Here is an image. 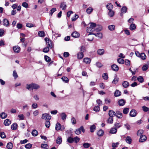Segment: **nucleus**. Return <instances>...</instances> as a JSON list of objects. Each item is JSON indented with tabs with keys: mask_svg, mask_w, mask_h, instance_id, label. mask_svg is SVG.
<instances>
[{
	"mask_svg": "<svg viewBox=\"0 0 149 149\" xmlns=\"http://www.w3.org/2000/svg\"><path fill=\"white\" fill-rule=\"evenodd\" d=\"M136 28V26L134 24L132 23L130 26V29L131 30L133 31Z\"/></svg>",
	"mask_w": 149,
	"mask_h": 149,
	"instance_id": "a878e982",
	"label": "nucleus"
},
{
	"mask_svg": "<svg viewBox=\"0 0 149 149\" xmlns=\"http://www.w3.org/2000/svg\"><path fill=\"white\" fill-rule=\"evenodd\" d=\"M44 58L46 61L47 62H49L51 61L50 58L47 56H45Z\"/></svg>",
	"mask_w": 149,
	"mask_h": 149,
	"instance_id": "4d7b16f0",
	"label": "nucleus"
},
{
	"mask_svg": "<svg viewBox=\"0 0 149 149\" xmlns=\"http://www.w3.org/2000/svg\"><path fill=\"white\" fill-rule=\"evenodd\" d=\"M38 35L39 36L43 37L45 36V33L42 31H40L38 32Z\"/></svg>",
	"mask_w": 149,
	"mask_h": 149,
	"instance_id": "a19ab883",
	"label": "nucleus"
},
{
	"mask_svg": "<svg viewBox=\"0 0 149 149\" xmlns=\"http://www.w3.org/2000/svg\"><path fill=\"white\" fill-rule=\"evenodd\" d=\"M108 114L109 117H113L115 116V112L112 110H110L109 111Z\"/></svg>",
	"mask_w": 149,
	"mask_h": 149,
	"instance_id": "dca6fc26",
	"label": "nucleus"
},
{
	"mask_svg": "<svg viewBox=\"0 0 149 149\" xmlns=\"http://www.w3.org/2000/svg\"><path fill=\"white\" fill-rule=\"evenodd\" d=\"M0 116L1 118L4 119L7 117V115L6 113L2 112L0 114Z\"/></svg>",
	"mask_w": 149,
	"mask_h": 149,
	"instance_id": "37998d69",
	"label": "nucleus"
},
{
	"mask_svg": "<svg viewBox=\"0 0 149 149\" xmlns=\"http://www.w3.org/2000/svg\"><path fill=\"white\" fill-rule=\"evenodd\" d=\"M148 68V66L147 65H145L143 66L142 69L143 71H146Z\"/></svg>",
	"mask_w": 149,
	"mask_h": 149,
	"instance_id": "bf43d9fd",
	"label": "nucleus"
},
{
	"mask_svg": "<svg viewBox=\"0 0 149 149\" xmlns=\"http://www.w3.org/2000/svg\"><path fill=\"white\" fill-rule=\"evenodd\" d=\"M81 131L83 132H84L85 131V130H84V128L82 126H81L79 129H76L75 131V133L76 134L79 135L81 133Z\"/></svg>",
	"mask_w": 149,
	"mask_h": 149,
	"instance_id": "7ed1b4c3",
	"label": "nucleus"
},
{
	"mask_svg": "<svg viewBox=\"0 0 149 149\" xmlns=\"http://www.w3.org/2000/svg\"><path fill=\"white\" fill-rule=\"evenodd\" d=\"M106 7L109 10H111L113 8V6L111 3H109L107 5Z\"/></svg>",
	"mask_w": 149,
	"mask_h": 149,
	"instance_id": "4be33fe9",
	"label": "nucleus"
},
{
	"mask_svg": "<svg viewBox=\"0 0 149 149\" xmlns=\"http://www.w3.org/2000/svg\"><path fill=\"white\" fill-rule=\"evenodd\" d=\"M129 109L128 108H125L123 109V112L125 114H127L129 112Z\"/></svg>",
	"mask_w": 149,
	"mask_h": 149,
	"instance_id": "052dcab7",
	"label": "nucleus"
},
{
	"mask_svg": "<svg viewBox=\"0 0 149 149\" xmlns=\"http://www.w3.org/2000/svg\"><path fill=\"white\" fill-rule=\"evenodd\" d=\"M125 141L127 143L130 144L132 143V139L130 136H127L125 139Z\"/></svg>",
	"mask_w": 149,
	"mask_h": 149,
	"instance_id": "aec40b11",
	"label": "nucleus"
},
{
	"mask_svg": "<svg viewBox=\"0 0 149 149\" xmlns=\"http://www.w3.org/2000/svg\"><path fill=\"white\" fill-rule=\"evenodd\" d=\"M42 118L44 119L45 120H49L51 119V116L49 114L43 113L42 116Z\"/></svg>",
	"mask_w": 149,
	"mask_h": 149,
	"instance_id": "f03ea898",
	"label": "nucleus"
},
{
	"mask_svg": "<svg viewBox=\"0 0 149 149\" xmlns=\"http://www.w3.org/2000/svg\"><path fill=\"white\" fill-rule=\"evenodd\" d=\"M102 29V27L101 25H97V27L95 29L96 32H99L101 31Z\"/></svg>",
	"mask_w": 149,
	"mask_h": 149,
	"instance_id": "cd10ccee",
	"label": "nucleus"
},
{
	"mask_svg": "<svg viewBox=\"0 0 149 149\" xmlns=\"http://www.w3.org/2000/svg\"><path fill=\"white\" fill-rule=\"evenodd\" d=\"M61 116L62 120H64L66 119L67 116L64 113H62L61 114Z\"/></svg>",
	"mask_w": 149,
	"mask_h": 149,
	"instance_id": "473e14b6",
	"label": "nucleus"
},
{
	"mask_svg": "<svg viewBox=\"0 0 149 149\" xmlns=\"http://www.w3.org/2000/svg\"><path fill=\"white\" fill-rule=\"evenodd\" d=\"M45 40L46 42V44L48 47L51 48L52 47V45L51 40L47 38H45Z\"/></svg>",
	"mask_w": 149,
	"mask_h": 149,
	"instance_id": "20e7f679",
	"label": "nucleus"
},
{
	"mask_svg": "<svg viewBox=\"0 0 149 149\" xmlns=\"http://www.w3.org/2000/svg\"><path fill=\"white\" fill-rule=\"evenodd\" d=\"M95 31V29H93L90 26L87 28L86 31L88 33H91Z\"/></svg>",
	"mask_w": 149,
	"mask_h": 149,
	"instance_id": "9b49d317",
	"label": "nucleus"
},
{
	"mask_svg": "<svg viewBox=\"0 0 149 149\" xmlns=\"http://www.w3.org/2000/svg\"><path fill=\"white\" fill-rule=\"evenodd\" d=\"M117 130L116 128H112L110 131V133L111 134H115L117 132Z\"/></svg>",
	"mask_w": 149,
	"mask_h": 149,
	"instance_id": "7c9ffc66",
	"label": "nucleus"
},
{
	"mask_svg": "<svg viewBox=\"0 0 149 149\" xmlns=\"http://www.w3.org/2000/svg\"><path fill=\"white\" fill-rule=\"evenodd\" d=\"M124 126L128 130H129L130 129V126L128 123H126L124 125Z\"/></svg>",
	"mask_w": 149,
	"mask_h": 149,
	"instance_id": "69168bd1",
	"label": "nucleus"
},
{
	"mask_svg": "<svg viewBox=\"0 0 149 149\" xmlns=\"http://www.w3.org/2000/svg\"><path fill=\"white\" fill-rule=\"evenodd\" d=\"M32 89H37L40 88V86L38 85L34 84L32 83Z\"/></svg>",
	"mask_w": 149,
	"mask_h": 149,
	"instance_id": "b1692460",
	"label": "nucleus"
},
{
	"mask_svg": "<svg viewBox=\"0 0 149 149\" xmlns=\"http://www.w3.org/2000/svg\"><path fill=\"white\" fill-rule=\"evenodd\" d=\"M13 49L15 52L16 53H19L20 50V47L18 46H15L13 47Z\"/></svg>",
	"mask_w": 149,
	"mask_h": 149,
	"instance_id": "f8f14e48",
	"label": "nucleus"
},
{
	"mask_svg": "<svg viewBox=\"0 0 149 149\" xmlns=\"http://www.w3.org/2000/svg\"><path fill=\"white\" fill-rule=\"evenodd\" d=\"M49 120L46 121L45 123V125L47 128H49L50 125V122Z\"/></svg>",
	"mask_w": 149,
	"mask_h": 149,
	"instance_id": "6e6d98bb",
	"label": "nucleus"
},
{
	"mask_svg": "<svg viewBox=\"0 0 149 149\" xmlns=\"http://www.w3.org/2000/svg\"><path fill=\"white\" fill-rule=\"evenodd\" d=\"M65 129V127L64 125H61V124L57 123L56 125L55 130H56L58 131L60 130L61 131H63Z\"/></svg>",
	"mask_w": 149,
	"mask_h": 149,
	"instance_id": "f257e3e1",
	"label": "nucleus"
},
{
	"mask_svg": "<svg viewBox=\"0 0 149 149\" xmlns=\"http://www.w3.org/2000/svg\"><path fill=\"white\" fill-rule=\"evenodd\" d=\"M137 80L140 83H142L143 82L144 79L143 78L142 76H139L137 79Z\"/></svg>",
	"mask_w": 149,
	"mask_h": 149,
	"instance_id": "864d4df0",
	"label": "nucleus"
},
{
	"mask_svg": "<svg viewBox=\"0 0 149 149\" xmlns=\"http://www.w3.org/2000/svg\"><path fill=\"white\" fill-rule=\"evenodd\" d=\"M125 64L127 66H129L130 64V61L128 59H126L125 60Z\"/></svg>",
	"mask_w": 149,
	"mask_h": 149,
	"instance_id": "e2e57ef3",
	"label": "nucleus"
},
{
	"mask_svg": "<svg viewBox=\"0 0 149 149\" xmlns=\"http://www.w3.org/2000/svg\"><path fill=\"white\" fill-rule=\"evenodd\" d=\"M83 61L86 64H89L90 63L91 60L90 58L87 57L83 59Z\"/></svg>",
	"mask_w": 149,
	"mask_h": 149,
	"instance_id": "2eb2a0df",
	"label": "nucleus"
},
{
	"mask_svg": "<svg viewBox=\"0 0 149 149\" xmlns=\"http://www.w3.org/2000/svg\"><path fill=\"white\" fill-rule=\"evenodd\" d=\"M139 57L143 60H145L146 58V56L145 53H142L140 54Z\"/></svg>",
	"mask_w": 149,
	"mask_h": 149,
	"instance_id": "4c0bfd02",
	"label": "nucleus"
},
{
	"mask_svg": "<svg viewBox=\"0 0 149 149\" xmlns=\"http://www.w3.org/2000/svg\"><path fill=\"white\" fill-rule=\"evenodd\" d=\"M122 85L124 88H126L129 86V84L128 81H124L122 83Z\"/></svg>",
	"mask_w": 149,
	"mask_h": 149,
	"instance_id": "a211bd4d",
	"label": "nucleus"
},
{
	"mask_svg": "<svg viewBox=\"0 0 149 149\" xmlns=\"http://www.w3.org/2000/svg\"><path fill=\"white\" fill-rule=\"evenodd\" d=\"M83 146L84 148H88L90 146L91 144L88 143H85L83 144Z\"/></svg>",
	"mask_w": 149,
	"mask_h": 149,
	"instance_id": "79ce46f5",
	"label": "nucleus"
},
{
	"mask_svg": "<svg viewBox=\"0 0 149 149\" xmlns=\"http://www.w3.org/2000/svg\"><path fill=\"white\" fill-rule=\"evenodd\" d=\"M112 69L115 71H117L118 70L119 67L118 65L116 64H113L111 66Z\"/></svg>",
	"mask_w": 149,
	"mask_h": 149,
	"instance_id": "ddd939ff",
	"label": "nucleus"
},
{
	"mask_svg": "<svg viewBox=\"0 0 149 149\" xmlns=\"http://www.w3.org/2000/svg\"><path fill=\"white\" fill-rule=\"evenodd\" d=\"M121 95V92L118 90L116 91L114 93V95L116 97L120 96Z\"/></svg>",
	"mask_w": 149,
	"mask_h": 149,
	"instance_id": "58836bf2",
	"label": "nucleus"
},
{
	"mask_svg": "<svg viewBox=\"0 0 149 149\" xmlns=\"http://www.w3.org/2000/svg\"><path fill=\"white\" fill-rule=\"evenodd\" d=\"M102 77L103 79L105 80H107L108 78V75L107 73H104L103 74Z\"/></svg>",
	"mask_w": 149,
	"mask_h": 149,
	"instance_id": "680f3d73",
	"label": "nucleus"
},
{
	"mask_svg": "<svg viewBox=\"0 0 149 149\" xmlns=\"http://www.w3.org/2000/svg\"><path fill=\"white\" fill-rule=\"evenodd\" d=\"M49 47H45L43 49V52H48L49 51Z\"/></svg>",
	"mask_w": 149,
	"mask_h": 149,
	"instance_id": "0e129e2a",
	"label": "nucleus"
},
{
	"mask_svg": "<svg viewBox=\"0 0 149 149\" xmlns=\"http://www.w3.org/2000/svg\"><path fill=\"white\" fill-rule=\"evenodd\" d=\"M17 126V124L16 123H14L11 126V129L13 130H15L16 129Z\"/></svg>",
	"mask_w": 149,
	"mask_h": 149,
	"instance_id": "72a5a7b5",
	"label": "nucleus"
},
{
	"mask_svg": "<svg viewBox=\"0 0 149 149\" xmlns=\"http://www.w3.org/2000/svg\"><path fill=\"white\" fill-rule=\"evenodd\" d=\"M104 50L103 49H99L97 51V54L100 55H103L104 54Z\"/></svg>",
	"mask_w": 149,
	"mask_h": 149,
	"instance_id": "c756f323",
	"label": "nucleus"
},
{
	"mask_svg": "<svg viewBox=\"0 0 149 149\" xmlns=\"http://www.w3.org/2000/svg\"><path fill=\"white\" fill-rule=\"evenodd\" d=\"M104 132L102 130H100L97 133V135L100 136H101L103 135Z\"/></svg>",
	"mask_w": 149,
	"mask_h": 149,
	"instance_id": "2f4dec72",
	"label": "nucleus"
},
{
	"mask_svg": "<svg viewBox=\"0 0 149 149\" xmlns=\"http://www.w3.org/2000/svg\"><path fill=\"white\" fill-rule=\"evenodd\" d=\"M3 25L6 27L8 26L9 25V22L8 20L6 18L4 19L3 20Z\"/></svg>",
	"mask_w": 149,
	"mask_h": 149,
	"instance_id": "0eeeda50",
	"label": "nucleus"
},
{
	"mask_svg": "<svg viewBox=\"0 0 149 149\" xmlns=\"http://www.w3.org/2000/svg\"><path fill=\"white\" fill-rule=\"evenodd\" d=\"M95 128L96 127L94 125H93L91 126L90 128L91 132H93L95 130Z\"/></svg>",
	"mask_w": 149,
	"mask_h": 149,
	"instance_id": "c9c22d12",
	"label": "nucleus"
},
{
	"mask_svg": "<svg viewBox=\"0 0 149 149\" xmlns=\"http://www.w3.org/2000/svg\"><path fill=\"white\" fill-rule=\"evenodd\" d=\"M114 12L113 10H109L108 13V15L110 17H112L113 16L114 14Z\"/></svg>",
	"mask_w": 149,
	"mask_h": 149,
	"instance_id": "de8ad7c7",
	"label": "nucleus"
},
{
	"mask_svg": "<svg viewBox=\"0 0 149 149\" xmlns=\"http://www.w3.org/2000/svg\"><path fill=\"white\" fill-rule=\"evenodd\" d=\"M61 79L63 82L65 83H68L69 81V79L68 78L66 77H63L61 78Z\"/></svg>",
	"mask_w": 149,
	"mask_h": 149,
	"instance_id": "e433bc0d",
	"label": "nucleus"
},
{
	"mask_svg": "<svg viewBox=\"0 0 149 149\" xmlns=\"http://www.w3.org/2000/svg\"><path fill=\"white\" fill-rule=\"evenodd\" d=\"M79 17V16L77 14H75L74 17L72 18V21H75Z\"/></svg>",
	"mask_w": 149,
	"mask_h": 149,
	"instance_id": "13d9d810",
	"label": "nucleus"
},
{
	"mask_svg": "<svg viewBox=\"0 0 149 149\" xmlns=\"http://www.w3.org/2000/svg\"><path fill=\"white\" fill-rule=\"evenodd\" d=\"M71 35L73 37L77 38L79 37V34L77 32L75 31L73 32L71 34Z\"/></svg>",
	"mask_w": 149,
	"mask_h": 149,
	"instance_id": "412c9836",
	"label": "nucleus"
},
{
	"mask_svg": "<svg viewBox=\"0 0 149 149\" xmlns=\"http://www.w3.org/2000/svg\"><path fill=\"white\" fill-rule=\"evenodd\" d=\"M13 147V145L12 143L11 142H9L7 143L6 147L8 149H12Z\"/></svg>",
	"mask_w": 149,
	"mask_h": 149,
	"instance_id": "c85d7f7f",
	"label": "nucleus"
},
{
	"mask_svg": "<svg viewBox=\"0 0 149 149\" xmlns=\"http://www.w3.org/2000/svg\"><path fill=\"white\" fill-rule=\"evenodd\" d=\"M147 138L145 135H141L139 139V141L140 142H143L147 139Z\"/></svg>",
	"mask_w": 149,
	"mask_h": 149,
	"instance_id": "1a4fd4ad",
	"label": "nucleus"
},
{
	"mask_svg": "<svg viewBox=\"0 0 149 149\" xmlns=\"http://www.w3.org/2000/svg\"><path fill=\"white\" fill-rule=\"evenodd\" d=\"M143 131L142 130H139L137 133V136H141L142 135H141L143 134Z\"/></svg>",
	"mask_w": 149,
	"mask_h": 149,
	"instance_id": "a18cd8bd",
	"label": "nucleus"
},
{
	"mask_svg": "<svg viewBox=\"0 0 149 149\" xmlns=\"http://www.w3.org/2000/svg\"><path fill=\"white\" fill-rule=\"evenodd\" d=\"M26 87L27 89L29 90H31L32 89V84H27L26 85Z\"/></svg>",
	"mask_w": 149,
	"mask_h": 149,
	"instance_id": "09e8293b",
	"label": "nucleus"
},
{
	"mask_svg": "<svg viewBox=\"0 0 149 149\" xmlns=\"http://www.w3.org/2000/svg\"><path fill=\"white\" fill-rule=\"evenodd\" d=\"M118 80L119 78L116 77L113 80L112 83L114 84H117L118 82Z\"/></svg>",
	"mask_w": 149,
	"mask_h": 149,
	"instance_id": "49530a36",
	"label": "nucleus"
},
{
	"mask_svg": "<svg viewBox=\"0 0 149 149\" xmlns=\"http://www.w3.org/2000/svg\"><path fill=\"white\" fill-rule=\"evenodd\" d=\"M93 10L92 8L89 7L86 9V11L87 14H89L93 11Z\"/></svg>",
	"mask_w": 149,
	"mask_h": 149,
	"instance_id": "ea45409f",
	"label": "nucleus"
},
{
	"mask_svg": "<svg viewBox=\"0 0 149 149\" xmlns=\"http://www.w3.org/2000/svg\"><path fill=\"white\" fill-rule=\"evenodd\" d=\"M117 61L118 63L120 64H123L124 62V60L121 58H118L117 60Z\"/></svg>",
	"mask_w": 149,
	"mask_h": 149,
	"instance_id": "603ef678",
	"label": "nucleus"
},
{
	"mask_svg": "<svg viewBox=\"0 0 149 149\" xmlns=\"http://www.w3.org/2000/svg\"><path fill=\"white\" fill-rule=\"evenodd\" d=\"M96 64V66L99 68H101L103 66V65L99 62H97Z\"/></svg>",
	"mask_w": 149,
	"mask_h": 149,
	"instance_id": "774afa93",
	"label": "nucleus"
},
{
	"mask_svg": "<svg viewBox=\"0 0 149 149\" xmlns=\"http://www.w3.org/2000/svg\"><path fill=\"white\" fill-rule=\"evenodd\" d=\"M38 132L36 130H33L31 134L32 135L34 136H36L38 135Z\"/></svg>",
	"mask_w": 149,
	"mask_h": 149,
	"instance_id": "f704fd0d",
	"label": "nucleus"
},
{
	"mask_svg": "<svg viewBox=\"0 0 149 149\" xmlns=\"http://www.w3.org/2000/svg\"><path fill=\"white\" fill-rule=\"evenodd\" d=\"M130 116L132 117L135 116L136 115V111L134 109H132L130 113Z\"/></svg>",
	"mask_w": 149,
	"mask_h": 149,
	"instance_id": "9d476101",
	"label": "nucleus"
},
{
	"mask_svg": "<svg viewBox=\"0 0 149 149\" xmlns=\"http://www.w3.org/2000/svg\"><path fill=\"white\" fill-rule=\"evenodd\" d=\"M18 117L19 118V120H23L24 118V117L22 114L18 115Z\"/></svg>",
	"mask_w": 149,
	"mask_h": 149,
	"instance_id": "338daca9",
	"label": "nucleus"
},
{
	"mask_svg": "<svg viewBox=\"0 0 149 149\" xmlns=\"http://www.w3.org/2000/svg\"><path fill=\"white\" fill-rule=\"evenodd\" d=\"M11 124V122L10 120L6 119L4 122V124L6 126L10 125Z\"/></svg>",
	"mask_w": 149,
	"mask_h": 149,
	"instance_id": "6ab92c4d",
	"label": "nucleus"
},
{
	"mask_svg": "<svg viewBox=\"0 0 149 149\" xmlns=\"http://www.w3.org/2000/svg\"><path fill=\"white\" fill-rule=\"evenodd\" d=\"M67 7V5L65 2H62L61 3L60 8H61L63 10H65Z\"/></svg>",
	"mask_w": 149,
	"mask_h": 149,
	"instance_id": "6e6552de",
	"label": "nucleus"
},
{
	"mask_svg": "<svg viewBox=\"0 0 149 149\" xmlns=\"http://www.w3.org/2000/svg\"><path fill=\"white\" fill-rule=\"evenodd\" d=\"M100 110V107L98 106H95L93 108V110L96 112H99Z\"/></svg>",
	"mask_w": 149,
	"mask_h": 149,
	"instance_id": "c03bdc74",
	"label": "nucleus"
},
{
	"mask_svg": "<svg viewBox=\"0 0 149 149\" xmlns=\"http://www.w3.org/2000/svg\"><path fill=\"white\" fill-rule=\"evenodd\" d=\"M62 142V138L61 136H58L56 140V143L57 144H61Z\"/></svg>",
	"mask_w": 149,
	"mask_h": 149,
	"instance_id": "393cba45",
	"label": "nucleus"
},
{
	"mask_svg": "<svg viewBox=\"0 0 149 149\" xmlns=\"http://www.w3.org/2000/svg\"><path fill=\"white\" fill-rule=\"evenodd\" d=\"M115 116L118 118H121L123 117L122 113L118 111H116Z\"/></svg>",
	"mask_w": 149,
	"mask_h": 149,
	"instance_id": "39448f33",
	"label": "nucleus"
},
{
	"mask_svg": "<svg viewBox=\"0 0 149 149\" xmlns=\"http://www.w3.org/2000/svg\"><path fill=\"white\" fill-rule=\"evenodd\" d=\"M127 8L125 6H123L122 8L121 11L122 13H125L127 12Z\"/></svg>",
	"mask_w": 149,
	"mask_h": 149,
	"instance_id": "5701e85b",
	"label": "nucleus"
},
{
	"mask_svg": "<svg viewBox=\"0 0 149 149\" xmlns=\"http://www.w3.org/2000/svg\"><path fill=\"white\" fill-rule=\"evenodd\" d=\"M41 147L43 148L47 149L48 148V146L46 144H42L41 145Z\"/></svg>",
	"mask_w": 149,
	"mask_h": 149,
	"instance_id": "8fccbe9b",
	"label": "nucleus"
},
{
	"mask_svg": "<svg viewBox=\"0 0 149 149\" xmlns=\"http://www.w3.org/2000/svg\"><path fill=\"white\" fill-rule=\"evenodd\" d=\"M84 56L83 53L81 52H79L77 54V58L80 59L82 58Z\"/></svg>",
	"mask_w": 149,
	"mask_h": 149,
	"instance_id": "f3484780",
	"label": "nucleus"
},
{
	"mask_svg": "<svg viewBox=\"0 0 149 149\" xmlns=\"http://www.w3.org/2000/svg\"><path fill=\"white\" fill-rule=\"evenodd\" d=\"M125 100L121 99L118 101V103L120 106H123L125 105Z\"/></svg>",
	"mask_w": 149,
	"mask_h": 149,
	"instance_id": "4468645a",
	"label": "nucleus"
},
{
	"mask_svg": "<svg viewBox=\"0 0 149 149\" xmlns=\"http://www.w3.org/2000/svg\"><path fill=\"white\" fill-rule=\"evenodd\" d=\"M67 141L70 143H72L74 141L73 138L70 137L67 139Z\"/></svg>",
	"mask_w": 149,
	"mask_h": 149,
	"instance_id": "5fc2aeb1",
	"label": "nucleus"
},
{
	"mask_svg": "<svg viewBox=\"0 0 149 149\" xmlns=\"http://www.w3.org/2000/svg\"><path fill=\"white\" fill-rule=\"evenodd\" d=\"M91 34L94 35L95 36L97 37L100 39L102 38V33L100 32H98L97 33H89L88 35Z\"/></svg>",
	"mask_w": 149,
	"mask_h": 149,
	"instance_id": "423d86ee",
	"label": "nucleus"
},
{
	"mask_svg": "<svg viewBox=\"0 0 149 149\" xmlns=\"http://www.w3.org/2000/svg\"><path fill=\"white\" fill-rule=\"evenodd\" d=\"M115 26L113 25H111L108 26L109 29L110 31H113L115 29Z\"/></svg>",
	"mask_w": 149,
	"mask_h": 149,
	"instance_id": "3c124183",
	"label": "nucleus"
},
{
	"mask_svg": "<svg viewBox=\"0 0 149 149\" xmlns=\"http://www.w3.org/2000/svg\"><path fill=\"white\" fill-rule=\"evenodd\" d=\"M113 121V117H109L107 120V122L108 123L112 124Z\"/></svg>",
	"mask_w": 149,
	"mask_h": 149,
	"instance_id": "bb28decb",
	"label": "nucleus"
}]
</instances>
